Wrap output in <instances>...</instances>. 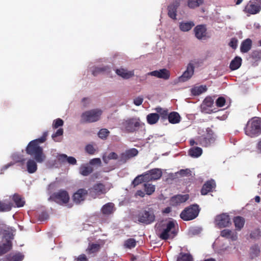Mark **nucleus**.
<instances>
[{"label": "nucleus", "mask_w": 261, "mask_h": 261, "mask_svg": "<svg viewBox=\"0 0 261 261\" xmlns=\"http://www.w3.org/2000/svg\"><path fill=\"white\" fill-rule=\"evenodd\" d=\"M143 178V177H142V175H138L133 180L132 182V185L134 186V187H136L137 186L144 182Z\"/></svg>", "instance_id": "obj_50"}, {"label": "nucleus", "mask_w": 261, "mask_h": 261, "mask_svg": "<svg viewBox=\"0 0 261 261\" xmlns=\"http://www.w3.org/2000/svg\"><path fill=\"white\" fill-rule=\"evenodd\" d=\"M195 25L193 21L181 22L179 23V29L182 32H188L190 31Z\"/></svg>", "instance_id": "obj_31"}, {"label": "nucleus", "mask_w": 261, "mask_h": 261, "mask_svg": "<svg viewBox=\"0 0 261 261\" xmlns=\"http://www.w3.org/2000/svg\"><path fill=\"white\" fill-rule=\"evenodd\" d=\"M194 71L191 64H188L186 70L179 77V80L180 82H185L189 80L193 75Z\"/></svg>", "instance_id": "obj_21"}, {"label": "nucleus", "mask_w": 261, "mask_h": 261, "mask_svg": "<svg viewBox=\"0 0 261 261\" xmlns=\"http://www.w3.org/2000/svg\"><path fill=\"white\" fill-rule=\"evenodd\" d=\"M148 75L155 76L158 78L162 79L167 80L170 76V71L166 68L160 69L159 70H154L147 73Z\"/></svg>", "instance_id": "obj_16"}, {"label": "nucleus", "mask_w": 261, "mask_h": 261, "mask_svg": "<svg viewBox=\"0 0 261 261\" xmlns=\"http://www.w3.org/2000/svg\"><path fill=\"white\" fill-rule=\"evenodd\" d=\"M215 97L207 96L204 99L201 106L203 112L210 114L214 112L212 108L214 107Z\"/></svg>", "instance_id": "obj_13"}, {"label": "nucleus", "mask_w": 261, "mask_h": 261, "mask_svg": "<svg viewBox=\"0 0 261 261\" xmlns=\"http://www.w3.org/2000/svg\"><path fill=\"white\" fill-rule=\"evenodd\" d=\"M13 200L15 202L17 207H22L24 205L25 201L21 198V196L17 194H15L13 196Z\"/></svg>", "instance_id": "obj_41"}, {"label": "nucleus", "mask_w": 261, "mask_h": 261, "mask_svg": "<svg viewBox=\"0 0 261 261\" xmlns=\"http://www.w3.org/2000/svg\"><path fill=\"white\" fill-rule=\"evenodd\" d=\"M179 174L182 176H187L191 174V171L188 169H181L179 171Z\"/></svg>", "instance_id": "obj_61"}, {"label": "nucleus", "mask_w": 261, "mask_h": 261, "mask_svg": "<svg viewBox=\"0 0 261 261\" xmlns=\"http://www.w3.org/2000/svg\"><path fill=\"white\" fill-rule=\"evenodd\" d=\"M86 151L90 154H93L95 153V149L93 146L91 144L87 145L85 147Z\"/></svg>", "instance_id": "obj_57"}, {"label": "nucleus", "mask_w": 261, "mask_h": 261, "mask_svg": "<svg viewBox=\"0 0 261 261\" xmlns=\"http://www.w3.org/2000/svg\"><path fill=\"white\" fill-rule=\"evenodd\" d=\"M57 160L59 162L65 164L67 162L70 165L76 164L77 161L75 158L73 156H68L65 154H59L57 156Z\"/></svg>", "instance_id": "obj_20"}, {"label": "nucleus", "mask_w": 261, "mask_h": 261, "mask_svg": "<svg viewBox=\"0 0 261 261\" xmlns=\"http://www.w3.org/2000/svg\"><path fill=\"white\" fill-rule=\"evenodd\" d=\"M215 138L210 134H207L205 136H201L198 138V143L196 145H200L203 147H207L215 141Z\"/></svg>", "instance_id": "obj_19"}, {"label": "nucleus", "mask_w": 261, "mask_h": 261, "mask_svg": "<svg viewBox=\"0 0 261 261\" xmlns=\"http://www.w3.org/2000/svg\"><path fill=\"white\" fill-rule=\"evenodd\" d=\"M111 72V69L108 66L97 67H95L92 71V74L94 76H96L98 74L109 73Z\"/></svg>", "instance_id": "obj_33"}, {"label": "nucleus", "mask_w": 261, "mask_h": 261, "mask_svg": "<svg viewBox=\"0 0 261 261\" xmlns=\"http://www.w3.org/2000/svg\"><path fill=\"white\" fill-rule=\"evenodd\" d=\"M238 236L236 232L229 231V239L230 238L232 240H236Z\"/></svg>", "instance_id": "obj_62"}, {"label": "nucleus", "mask_w": 261, "mask_h": 261, "mask_svg": "<svg viewBox=\"0 0 261 261\" xmlns=\"http://www.w3.org/2000/svg\"><path fill=\"white\" fill-rule=\"evenodd\" d=\"M226 100L223 97H219L216 100V105L218 107H222L224 106Z\"/></svg>", "instance_id": "obj_53"}, {"label": "nucleus", "mask_w": 261, "mask_h": 261, "mask_svg": "<svg viewBox=\"0 0 261 261\" xmlns=\"http://www.w3.org/2000/svg\"><path fill=\"white\" fill-rule=\"evenodd\" d=\"M155 110L162 119L165 120L168 119L169 114L167 109H163L161 107H158Z\"/></svg>", "instance_id": "obj_42"}, {"label": "nucleus", "mask_w": 261, "mask_h": 261, "mask_svg": "<svg viewBox=\"0 0 261 261\" xmlns=\"http://www.w3.org/2000/svg\"><path fill=\"white\" fill-rule=\"evenodd\" d=\"M143 179L144 182H148L151 180H152V178L151 176L150 173L147 171L146 173H144L143 174H141Z\"/></svg>", "instance_id": "obj_56"}, {"label": "nucleus", "mask_w": 261, "mask_h": 261, "mask_svg": "<svg viewBox=\"0 0 261 261\" xmlns=\"http://www.w3.org/2000/svg\"><path fill=\"white\" fill-rule=\"evenodd\" d=\"M251 58L255 61L261 60V50H253L251 54Z\"/></svg>", "instance_id": "obj_49"}, {"label": "nucleus", "mask_w": 261, "mask_h": 261, "mask_svg": "<svg viewBox=\"0 0 261 261\" xmlns=\"http://www.w3.org/2000/svg\"><path fill=\"white\" fill-rule=\"evenodd\" d=\"M51 198L54 201L60 204L67 203L70 199L68 192L64 190H60L55 192L52 195Z\"/></svg>", "instance_id": "obj_8"}, {"label": "nucleus", "mask_w": 261, "mask_h": 261, "mask_svg": "<svg viewBox=\"0 0 261 261\" xmlns=\"http://www.w3.org/2000/svg\"><path fill=\"white\" fill-rule=\"evenodd\" d=\"M216 182L214 180L211 179L206 181L202 186L201 189V194L206 195L208 193L213 192V190L216 188Z\"/></svg>", "instance_id": "obj_18"}, {"label": "nucleus", "mask_w": 261, "mask_h": 261, "mask_svg": "<svg viewBox=\"0 0 261 261\" xmlns=\"http://www.w3.org/2000/svg\"><path fill=\"white\" fill-rule=\"evenodd\" d=\"M23 256L20 254H17L13 256L8 255L6 257L4 261H21Z\"/></svg>", "instance_id": "obj_44"}, {"label": "nucleus", "mask_w": 261, "mask_h": 261, "mask_svg": "<svg viewBox=\"0 0 261 261\" xmlns=\"http://www.w3.org/2000/svg\"><path fill=\"white\" fill-rule=\"evenodd\" d=\"M90 164L91 165H100L101 162L99 158H94L90 161Z\"/></svg>", "instance_id": "obj_60"}, {"label": "nucleus", "mask_w": 261, "mask_h": 261, "mask_svg": "<svg viewBox=\"0 0 261 261\" xmlns=\"http://www.w3.org/2000/svg\"><path fill=\"white\" fill-rule=\"evenodd\" d=\"M204 0H188L187 5L190 9H195L204 3Z\"/></svg>", "instance_id": "obj_37"}, {"label": "nucleus", "mask_w": 261, "mask_h": 261, "mask_svg": "<svg viewBox=\"0 0 261 261\" xmlns=\"http://www.w3.org/2000/svg\"><path fill=\"white\" fill-rule=\"evenodd\" d=\"M93 171V167L87 165H82L80 168V174L85 176L90 174Z\"/></svg>", "instance_id": "obj_29"}, {"label": "nucleus", "mask_w": 261, "mask_h": 261, "mask_svg": "<svg viewBox=\"0 0 261 261\" xmlns=\"http://www.w3.org/2000/svg\"><path fill=\"white\" fill-rule=\"evenodd\" d=\"M245 222L244 218L240 216L236 217L233 219L236 229L238 230H240L243 227Z\"/></svg>", "instance_id": "obj_35"}, {"label": "nucleus", "mask_w": 261, "mask_h": 261, "mask_svg": "<svg viewBox=\"0 0 261 261\" xmlns=\"http://www.w3.org/2000/svg\"><path fill=\"white\" fill-rule=\"evenodd\" d=\"M144 187L145 191L147 195H151L155 191V188L154 185L149 184H145L144 185Z\"/></svg>", "instance_id": "obj_45"}, {"label": "nucleus", "mask_w": 261, "mask_h": 261, "mask_svg": "<svg viewBox=\"0 0 261 261\" xmlns=\"http://www.w3.org/2000/svg\"><path fill=\"white\" fill-rule=\"evenodd\" d=\"M206 89L205 86L201 85L192 88L191 91L193 95L197 96L205 92Z\"/></svg>", "instance_id": "obj_36"}, {"label": "nucleus", "mask_w": 261, "mask_h": 261, "mask_svg": "<svg viewBox=\"0 0 261 261\" xmlns=\"http://www.w3.org/2000/svg\"><path fill=\"white\" fill-rule=\"evenodd\" d=\"M138 154V151L136 148H133L126 150L120 155L119 162L122 164L125 163L130 159L136 156Z\"/></svg>", "instance_id": "obj_10"}, {"label": "nucleus", "mask_w": 261, "mask_h": 261, "mask_svg": "<svg viewBox=\"0 0 261 261\" xmlns=\"http://www.w3.org/2000/svg\"><path fill=\"white\" fill-rule=\"evenodd\" d=\"M246 135L253 137L261 134V119L254 118L248 121L245 128Z\"/></svg>", "instance_id": "obj_3"}, {"label": "nucleus", "mask_w": 261, "mask_h": 261, "mask_svg": "<svg viewBox=\"0 0 261 261\" xmlns=\"http://www.w3.org/2000/svg\"><path fill=\"white\" fill-rule=\"evenodd\" d=\"M106 190L105 186L101 183L95 184L92 188L89 189L90 195L95 198L101 194H105Z\"/></svg>", "instance_id": "obj_11"}, {"label": "nucleus", "mask_w": 261, "mask_h": 261, "mask_svg": "<svg viewBox=\"0 0 261 261\" xmlns=\"http://www.w3.org/2000/svg\"><path fill=\"white\" fill-rule=\"evenodd\" d=\"M101 246L100 244L91 243L89 244L87 249H86V251L88 254H91L98 252Z\"/></svg>", "instance_id": "obj_32"}, {"label": "nucleus", "mask_w": 261, "mask_h": 261, "mask_svg": "<svg viewBox=\"0 0 261 261\" xmlns=\"http://www.w3.org/2000/svg\"><path fill=\"white\" fill-rule=\"evenodd\" d=\"M88 195V191L85 189H80L72 196L73 201L76 204H79L84 201Z\"/></svg>", "instance_id": "obj_17"}, {"label": "nucleus", "mask_w": 261, "mask_h": 261, "mask_svg": "<svg viewBox=\"0 0 261 261\" xmlns=\"http://www.w3.org/2000/svg\"><path fill=\"white\" fill-rule=\"evenodd\" d=\"M214 223L219 228L227 227L228 225V214L222 213L217 215L215 217Z\"/></svg>", "instance_id": "obj_12"}, {"label": "nucleus", "mask_w": 261, "mask_h": 261, "mask_svg": "<svg viewBox=\"0 0 261 261\" xmlns=\"http://www.w3.org/2000/svg\"><path fill=\"white\" fill-rule=\"evenodd\" d=\"M151 174L152 180H158L160 179L162 175V172L161 169L154 168L148 171Z\"/></svg>", "instance_id": "obj_39"}, {"label": "nucleus", "mask_w": 261, "mask_h": 261, "mask_svg": "<svg viewBox=\"0 0 261 261\" xmlns=\"http://www.w3.org/2000/svg\"><path fill=\"white\" fill-rule=\"evenodd\" d=\"M27 168L29 173H33L37 170V165L34 160L29 159L27 163Z\"/></svg>", "instance_id": "obj_30"}, {"label": "nucleus", "mask_w": 261, "mask_h": 261, "mask_svg": "<svg viewBox=\"0 0 261 261\" xmlns=\"http://www.w3.org/2000/svg\"><path fill=\"white\" fill-rule=\"evenodd\" d=\"M137 217L140 223L146 225L150 224L155 220V215L153 210L151 208L141 211L139 212Z\"/></svg>", "instance_id": "obj_7"}, {"label": "nucleus", "mask_w": 261, "mask_h": 261, "mask_svg": "<svg viewBox=\"0 0 261 261\" xmlns=\"http://www.w3.org/2000/svg\"><path fill=\"white\" fill-rule=\"evenodd\" d=\"M189 195H177L172 197L171 202L173 205H177L187 201Z\"/></svg>", "instance_id": "obj_22"}, {"label": "nucleus", "mask_w": 261, "mask_h": 261, "mask_svg": "<svg viewBox=\"0 0 261 261\" xmlns=\"http://www.w3.org/2000/svg\"><path fill=\"white\" fill-rule=\"evenodd\" d=\"M109 134L110 132L108 129L106 128H101L98 133V136L100 139L105 140L107 139Z\"/></svg>", "instance_id": "obj_47"}, {"label": "nucleus", "mask_w": 261, "mask_h": 261, "mask_svg": "<svg viewBox=\"0 0 261 261\" xmlns=\"http://www.w3.org/2000/svg\"><path fill=\"white\" fill-rule=\"evenodd\" d=\"M200 211V208L198 204H192L181 212L180 217L184 221L192 220L198 216Z\"/></svg>", "instance_id": "obj_5"}, {"label": "nucleus", "mask_w": 261, "mask_h": 261, "mask_svg": "<svg viewBox=\"0 0 261 261\" xmlns=\"http://www.w3.org/2000/svg\"><path fill=\"white\" fill-rule=\"evenodd\" d=\"M145 125L139 117L128 118L123 120L121 123L122 129L128 133H133Z\"/></svg>", "instance_id": "obj_2"}, {"label": "nucleus", "mask_w": 261, "mask_h": 261, "mask_svg": "<svg viewBox=\"0 0 261 261\" xmlns=\"http://www.w3.org/2000/svg\"><path fill=\"white\" fill-rule=\"evenodd\" d=\"M195 36L198 40H206L210 38L207 35L206 25L199 24L196 26L194 29Z\"/></svg>", "instance_id": "obj_9"}, {"label": "nucleus", "mask_w": 261, "mask_h": 261, "mask_svg": "<svg viewBox=\"0 0 261 261\" xmlns=\"http://www.w3.org/2000/svg\"><path fill=\"white\" fill-rule=\"evenodd\" d=\"M238 43V40L236 38H232L230 42H229V45L233 49H236L237 47Z\"/></svg>", "instance_id": "obj_59"}, {"label": "nucleus", "mask_w": 261, "mask_h": 261, "mask_svg": "<svg viewBox=\"0 0 261 261\" xmlns=\"http://www.w3.org/2000/svg\"><path fill=\"white\" fill-rule=\"evenodd\" d=\"M159 119L160 115L158 113H150L146 117L147 123L151 125L157 123Z\"/></svg>", "instance_id": "obj_34"}, {"label": "nucleus", "mask_w": 261, "mask_h": 261, "mask_svg": "<svg viewBox=\"0 0 261 261\" xmlns=\"http://www.w3.org/2000/svg\"><path fill=\"white\" fill-rule=\"evenodd\" d=\"M118 158V154L114 152H110L107 156H103L102 159L105 163H108L111 160H117Z\"/></svg>", "instance_id": "obj_46"}, {"label": "nucleus", "mask_w": 261, "mask_h": 261, "mask_svg": "<svg viewBox=\"0 0 261 261\" xmlns=\"http://www.w3.org/2000/svg\"><path fill=\"white\" fill-rule=\"evenodd\" d=\"M48 217V215L47 213L43 212L39 215V219L41 221H43L44 220H46Z\"/></svg>", "instance_id": "obj_64"}, {"label": "nucleus", "mask_w": 261, "mask_h": 261, "mask_svg": "<svg viewBox=\"0 0 261 261\" xmlns=\"http://www.w3.org/2000/svg\"><path fill=\"white\" fill-rule=\"evenodd\" d=\"M13 204L10 202H2L0 201V212H8L10 211Z\"/></svg>", "instance_id": "obj_40"}, {"label": "nucleus", "mask_w": 261, "mask_h": 261, "mask_svg": "<svg viewBox=\"0 0 261 261\" xmlns=\"http://www.w3.org/2000/svg\"><path fill=\"white\" fill-rule=\"evenodd\" d=\"M63 134V129L62 128H59L56 132V133L52 135L51 137L55 141H58V140L56 139L57 137L62 136Z\"/></svg>", "instance_id": "obj_54"}, {"label": "nucleus", "mask_w": 261, "mask_h": 261, "mask_svg": "<svg viewBox=\"0 0 261 261\" xmlns=\"http://www.w3.org/2000/svg\"><path fill=\"white\" fill-rule=\"evenodd\" d=\"M180 0H174L168 6V15L172 19H176L177 9L180 5Z\"/></svg>", "instance_id": "obj_15"}, {"label": "nucleus", "mask_w": 261, "mask_h": 261, "mask_svg": "<svg viewBox=\"0 0 261 261\" xmlns=\"http://www.w3.org/2000/svg\"><path fill=\"white\" fill-rule=\"evenodd\" d=\"M169 122L172 124L178 123L180 121V116L176 112H172L168 116Z\"/></svg>", "instance_id": "obj_28"}, {"label": "nucleus", "mask_w": 261, "mask_h": 261, "mask_svg": "<svg viewBox=\"0 0 261 261\" xmlns=\"http://www.w3.org/2000/svg\"><path fill=\"white\" fill-rule=\"evenodd\" d=\"M114 204L111 202L105 204L101 208V212L104 215H111L114 213Z\"/></svg>", "instance_id": "obj_25"}, {"label": "nucleus", "mask_w": 261, "mask_h": 261, "mask_svg": "<svg viewBox=\"0 0 261 261\" xmlns=\"http://www.w3.org/2000/svg\"><path fill=\"white\" fill-rule=\"evenodd\" d=\"M242 62V59L240 57H236L229 64V68L234 70L238 69L241 66Z\"/></svg>", "instance_id": "obj_27"}, {"label": "nucleus", "mask_w": 261, "mask_h": 261, "mask_svg": "<svg viewBox=\"0 0 261 261\" xmlns=\"http://www.w3.org/2000/svg\"><path fill=\"white\" fill-rule=\"evenodd\" d=\"M12 242L7 240L5 243L2 244H0V256L6 253L12 248Z\"/></svg>", "instance_id": "obj_26"}, {"label": "nucleus", "mask_w": 261, "mask_h": 261, "mask_svg": "<svg viewBox=\"0 0 261 261\" xmlns=\"http://www.w3.org/2000/svg\"><path fill=\"white\" fill-rule=\"evenodd\" d=\"M64 124V121L60 118H58L55 120L53 123V128L56 129L59 127L62 126Z\"/></svg>", "instance_id": "obj_52"}, {"label": "nucleus", "mask_w": 261, "mask_h": 261, "mask_svg": "<svg viewBox=\"0 0 261 261\" xmlns=\"http://www.w3.org/2000/svg\"><path fill=\"white\" fill-rule=\"evenodd\" d=\"M255 0L250 1L244 8V11L249 14H255L258 13L261 7L255 4Z\"/></svg>", "instance_id": "obj_14"}, {"label": "nucleus", "mask_w": 261, "mask_h": 261, "mask_svg": "<svg viewBox=\"0 0 261 261\" xmlns=\"http://www.w3.org/2000/svg\"><path fill=\"white\" fill-rule=\"evenodd\" d=\"M162 227V231L159 236L162 240L172 239L177 234L174 221H169L166 224H163Z\"/></svg>", "instance_id": "obj_4"}, {"label": "nucleus", "mask_w": 261, "mask_h": 261, "mask_svg": "<svg viewBox=\"0 0 261 261\" xmlns=\"http://www.w3.org/2000/svg\"><path fill=\"white\" fill-rule=\"evenodd\" d=\"M48 135V131L43 132L40 138L30 141L26 147L27 153L34 157L38 163H42L45 159L46 156L43 153V148L39 146V144L43 143L46 141Z\"/></svg>", "instance_id": "obj_1"}, {"label": "nucleus", "mask_w": 261, "mask_h": 261, "mask_svg": "<svg viewBox=\"0 0 261 261\" xmlns=\"http://www.w3.org/2000/svg\"><path fill=\"white\" fill-rule=\"evenodd\" d=\"M102 111L98 109L85 111L81 115V123H92L98 121L102 114Z\"/></svg>", "instance_id": "obj_6"}, {"label": "nucleus", "mask_w": 261, "mask_h": 261, "mask_svg": "<svg viewBox=\"0 0 261 261\" xmlns=\"http://www.w3.org/2000/svg\"><path fill=\"white\" fill-rule=\"evenodd\" d=\"M202 153V150L199 147H195L191 148L189 150V154L192 157L198 158L200 156Z\"/></svg>", "instance_id": "obj_38"}, {"label": "nucleus", "mask_w": 261, "mask_h": 261, "mask_svg": "<svg viewBox=\"0 0 261 261\" xmlns=\"http://www.w3.org/2000/svg\"><path fill=\"white\" fill-rule=\"evenodd\" d=\"M202 62L198 59H194L190 61L188 64H191V65L193 67V69L194 71V68L195 67L199 66Z\"/></svg>", "instance_id": "obj_55"}, {"label": "nucleus", "mask_w": 261, "mask_h": 261, "mask_svg": "<svg viewBox=\"0 0 261 261\" xmlns=\"http://www.w3.org/2000/svg\"><path fill=\"white\" fill-rule=\"evenodd\" d=\"M76 261H88L85 254H82L78 256Z\"/></svg>", "instance_id": "obj_63"}, {"label": "nucleus", "mask_w": 261, "mask_h": 261, "mask_svg": "<svg viewBox=\"0 0 261 261\" xmlns=\"http://www.w3.org/2000/svg\"><path fill=\"white\" fill-rule=\"evenodd\" d=\"M252 46V40L249 38L246 39L241 44L240 51L242 53H247L251 49Z\"/></svg>", "instance_id": "obj_23"}, {"label": "nucleus", "mask_w": 261, "mask_h": 261, "mask_svg": "<svg viewBox=\"0 0 261 261\" xmlns=\"http://www.w3.org/2000/svg\"><path fill=\"white\" fill-rule=\"evenodd\" d=\"M14 234L11 231L6 230H5L4 232V238L6 239V242L7 240H10L11 242V240L13 239Z\"/></svg>", "instance_id": "obj_51"}, {"label": "nucleus", "mask_w": 261, "mask_h": 261, "mask_svg": "<svg viewBox=\"0 0 261 261\" xmlns=\"http://www.w3.org/2000/svg\"><path fill=\"white\" fill-rule=\"evenodd\" d=\"M124 246L129 249L134 248L136 246V241L134 239H128L125 241Z\"/></svg>", "instance_id": "obj_48"}, {"label": "nucleus", "mask_w": 261, "mask_h": 261, "mask_svg": "<svg viewBox=\"0 0 261 261\" xmlns=\"http://www.w3.org/2000/svg\"><path fill=\"white\" fill-rule=\"evenodd\" d=\"M116 73L117 75L125 79H128L134 75V70L127 71V70L123 68L117 69L116 70Z\"/></svg>", "instance_id": "obj_24"}, {"label": "nucleus", "mask_w": 261, "mask_h": 261, "mask_svg": "<svg viewBox=\"0 0 261 261\" xmlns=\"http://www.w3.org/2000/svg\"><path fill=\"white\" fill-rule=\"evenodd\" d=\"M193 257L189 253H180L177 257V261H192Z\"/></svg>", "instance_id": "obj_43"}, {"label": "nucleus", "mask_w": 261, "mask_h": 261, "mask_svg": "<svg viewBox=\"0 0 261 261\" xmlns=\"http://www.w3.org/2000/svg\"><path fill=\"white\" fill-rule=\"evenodd\" d=\"M143 101V98L141 96H138L134 99V103L137 106L141 105Z\"/></svg>", "instance_id": "obj_58"}]
</instances>
